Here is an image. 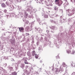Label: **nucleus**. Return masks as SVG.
I'll return each instance as SVG.
<instances>
[{
	"instance_id": "8fccbe9b",
	"label": "nucleus",
	"mask_w": 75,
	"mask_h": 75,
	"mask_svg": "<svg viewBox=\"0 0 75 75\" xmlns=\"http://www.w3.org/2000/svg\"><path fill=\"white\" fill-rule=\"evenodd\" d=\"M28 7H29V8H31V10H32V9H33V7H32L31 6H28Z\"/></svg>"
},
{
	"instance_id": "49530a36",
	"label": "nucleus",
	"mask_w": 75,
	"mask_h": 75,
	"mask_svg": "<svg viewBox=\"0 0 75 75\" xmlns=\"http://www.w3.org/2000/svg\"><path fill=\"white\" fill-rule=\"evenodd\" d=\"M62 65L64 66H63L64 67H65V65H66L65 63L64 62H63L62 63Z\"/></svg>"
},
{
	"instance_id": "6e6552de",
	"label": "nucleus",
	"mask_w": 75,
	"mask_h": 75,
	"mask_svg": "<svg viewBox=\"0 0 75 75\" xmlns=\"http://www.w3.org/2000/svg\"><path fill=\"white\" fill-rule=\"evenodd\" d=\"M6 18L8 19V20H12V17L11 16V15H6Z\"/></svg>"
},
{
	"instance_id": "bb28decb",
	"label": "nucleus",
	"mask_w": 75,
	"mask_h": 75,
	"mask_svg": "<svg viewBox=\"0 0 75 75\" xmlns=\"http://www.w3.org/2000/svg\"><path fill=\"white\" fill-rule=\"evenodd\" d=\"M71 67L72 68H75V64L73 62H72L71 64Z\"/></svg>"
},
{
	"instance_id": "20e7f679",
	"label": "nucleus",
	"mask_w": 75,
	"mask_h": 75,
	"mask_svg": "<svg viewBox=\"0 0 75 75\" xmlns=\"http://www.w3.org/2000/svg\"><path fill=\"white\" fill-rule=\"evenodd\" d=\"M50 28L52 30H51V32L52 33H54L55 31L57 30V26H52L51 27H50Z\"/></svg>"
},
{
	"instance_id": "2f4dec72",
	"label": "nucleus",
	"mask_w": 75,
	"mask_h": 75,
	"mask_svg": "<svg viewBox=\"0 0 75 75\" xmlns=\"http://www.w3.org/2000/svg\"><path fill=\"white\" fill-rule=\"evenodd\" d=\"M19 31H21H21H24V28H23V27H22L21 28H19Z\"/></svg>"
},
{
	"instance_id": "cd10ccee",
	"label": "nucleus",
	"mask_w": 75,
	"mask_h": 75,
	"mask_svg": "<svg viewBox=\"0 0 75 75\" xmlns=\"http://www.w3.org/2000/svg\"><path fill=\"white\" fill-rule=\"evenodd\" d=\"M44 39L45 42H48V39L46 37V36H45L44 37Z\"/></svg>"
},
{
	"instance_id": "4be33fe9",
	"label": "nucleus",
	"mask_w": 75,
	"mask_h": 75,
	"mask_svg": "<svg viewBox=\"0 0 75 75\" xmlns=\"http://www.w3.org/2000/svg\"><path fill=\"white\" fill-rule=\"evenodd\" d=\"M0 23L1 24V25H3V24H4L5 23V21H4V20L2 19H1L0 20Z\"/></svg>"
},
{
	"instance_id": "9b49d317",
	"label": "nucleus",
	"mask_w": 75,
	"mask_h": 75,
	"mask_svg": "<svg viewBox=\"0 0 75 75\" xmlns=\"http://www.w3.org/2000/svg\"><path fill=\"white\" fill-rule=\"evenodd\" d=\"M68 13H69L68 14V16H71L73 15L74 14V12H72L71 11V10H68L67 11Z\"/></svg>"
},
{
	"instance_id": "f3484780",
	"label": "nucleus",
	"mask_w": 75,
	"mask_h": 75,
	"mask_svg": "<svg viewBox=\"0 0 75 75\" xmlns=\"http://www.w3.org/2000/svg\"><path fill=\"white\" fill-rule=\"evenodd\" d=\"M25 30H26L28 31H30L32 30V29L31 27H30L29 26H28L25 28Z\"/></svg>"
},
{
	"instance_id": "0eeeda50",
	"label": "nucleus",
	"mask_w": 75,
	"mask_h": 75,
	"mask_svg": "<svg viewBox=\"0 0 75 75\" xmlns=\"http://www.w3.org/2000/svg\"><path fill=\"white\" fill-rule=\"evenodd\" d=\"M66 52L67 54H75V51L73 50L72 52H71V50H66Z\"/></svg>"
},
{
	"instance_id": "c85d7f7f",
	"label": "nucleus",
	"mask_w": 75,
	"mask_h": 75,
	"mask_svg": "<svg viewBox=\"0 0 75 75\" xmlns=\"http://www.w3.org/2000/svg\"><path fill=\"white\" fill-rule=\"evenodd\" d=\"M31 53H32V56H34V55H35V54H35V50H34V51H33L32 52H31Z\"/></svg>"
},
{
	"instance_id": "58836bf2",
	"label": "nucleus",
	"mask_w": 75,
	"mask_h": 75,
	"mask_svg": "<svg viewBox=\"0 0 75 75\" xmlns=\"http://www.w3.org/2000/svg\"><path fill=\"white\" fill-rule=\"evenodd\" d=\"M17 73L16 72L14 71L12 73V75H17Z\"/></svg>"
},
{
	"instance_id": "72a5a7b5",
	"label": "nucleus",
	"mask_w": 75,
	"mask_h": 75,
	"mask_svg": "<svg viewBox=\"0 0 75 75\" xmlns=\"http://www.w3.org/2000/svg\"><path fill=\"white\" fill-rule=\"evenodd\" d=\"M35 31H40V28H35Z\"/></svg>"
},
{
	"instance_id": "bf43d9fd",
	"label": "nucleus",
	"mask_w": 75,
	"mask_h": 75,
	"mask_svg": "<svg viewBox=\"0 0 75 75\" xmlns=\"http://www.w3.org/2000/svg\"><path fill=\"white\" fill-rule=\"evenodd\" d=\"M46 8L48 9H49V10H52V8L51 7H46Z\"/></svg>"
},
{
	"instance_id": "13d9d810",
	"label": "nucleus",
	"mask_w": 75,
	"mask_h": 75,
	"mask_svg": "<svg viewBox=\"0 0 75 75\" xmlns=\"http://www.w3.org/2000/svg\"><path fill=\"white\" fill-rule=\"evenodd\" d=\"M29 68V66H26V67H25V69H27V68Z\"/></svg>"
},
{
	"instance_id": "5701e85b",
	"label": "nucleus",
	"mask_w": 75,
	"mask_h": 75,
	"mask_svg": "<svg viewBox=\"0 0 75 75\" xmlns=\"http://www.w3.org/2000/svg\"><path fill=\"white\" fill-rule=\"evenodd\" d=\"M15 65V68H16V69H18V64L14 63H12V65Z\"/></svg>"
},
{
	"instance_id": "0e129e2a",
	"label": "nucleus",
	"mask_w": 75,
	"mask_h": 75,
	"mask_svg": "<svg viewBox=\"0 0 75 75\" xmlns=\"http://www.w3.org/2000/svg\"><path fill=\"white\" fill-rule=\"evenodd\" d=\"M41 49H42V48H41V47H39V49H38V50H39V51H40V50H41Z\"/></svg>"
},
{
	"instance_id": "09e8293b",
	"label": "nucleus",
	"mask_w": 75,
	"mask_h": 75,
	"mask_svg": "<svg viewBox=\"0 0 75 75\" xmlns=\"http://www.w3.org/2000/svg\"><path fill=\"white\" fill-rule=\"evenodd\" d=\"M3 69H4L3 68V67H0V70H1V71H2Z\"/></svg>"
},
{
	"instance_id": "4468645a",
	"label": "nucleus",
	"mask_w": 75,
	"mask_h": 75,
	"mask_svg": "<svg viewBox=\"0 0 75 75\" xmlns=\"http://www.w3.org/2000/svg\"><path fill=\"white\" fill-rule=\"evenodd\" d=\"M30 48L32 50H35L36 48V46L35 45L32 44L30 46Z\"/></svg>"
},
{
	"instance_id": "a18cd8bd",
	"label": "nucleus",
	"mask_w": 75,
	"mask_h": 75,
	"mask_svg": "<svg viewBox=\"0 0 75 75\" xmlns=\"http://www.w3.org/2000/svg\"><path fill=\"white\" fill-rule=\"evenodd\" d=\"M35 58H36V59H37V58H38V55L36 54L35 55Z\"/></svg>"
},
{
	"instance_id": "052dcab7",
	"label": "nucleus",
	"mask_w": 75,
	"mask_h": 75,
	"mask_svg": "<svg viewBox=\"0 0 75 75\" xmlns=\"http://www.w3.org/2000/svg\"><path fill=\"white\" fill-rule=\"evenodd\" d=\"M53 67L51 66V67H50L49 68L50 69H50H52V70H53V69H53Z\"/></svg>"
},
{
	"instance_id": "f257e3e1",
	"label": "nucleus",
	"mask_w": 75,
	"mask_h": 75,
	"mask_svg": "<svg viewBox=\"0 0 75 75\" xmlns=\"http://www.w3.org/2000/svg\"><path fill=\"white\" fill-rule=\"evenodd\" d=\"M21 11L20 12H19V13H18L17 15L16 16V15H14L13 16L15 17L17 16L18 18H21L23 17V15H25V17L27 18L28 15V13H27L28 12L29 14L30 15L32 14V12L31 11V9L29 8H27L26 10H21Z\"/></svg>"
},
{
	"instance_id": "412c9836",
	"label": "nucleus",
	"mask_w": 75,
	"mask_h": 75,
	"mask_svg": "<svg viewBox=\"0 0 75 75\" xmlns=\"http://www.w3.org/2000/svg\"><path fill=\"white\" fill-rule=\"evenodd\" d=\"M30 18L31 19H33L34 20V21L31 22V25H34V22L35 21L34 20V18L33 16H32L30 17Z\"/></svg>"
},
{
	"instance_id": "f704fd0d",
	"label": "nucleus",
	"mask_w": 75,
	"mask_h": 75,
	"mask_svg": "<svg viewBox=\"0 0 75 75\" xmlns=\"http://www.w3.org/2000/svg\"><path fill=\"white\" fill-rule=\"evenodd\" d=\"M32 40V42H31V43H32V44H34V38H32L31 39Z\"/></svg>"
},
{
	"instance_id": "393cba45",
	"label": "nucleus",
	"mask_w": 75,
	"mask_h": 75,
	"mask_svg": "<svg viewBox=\"0 0 75 75\" xmlns=\"http://www.w3.org/2000/svg\"><path fill=\"white\" fill-rule=\"evenodd\" d=\"M36 20L38 22V23H39V24H40H40H41V23H41V20H40V19H39L38 18H36Z\"/></svg>"
},
{
	"instance_id": "f03ea898",
	"label": "nucleus",
	"mask_w": 75,
	"mask_h": 75,
	"mask_svg": "<svg viewBox=\"0 0 75 75\" xmlns=\"http://www.w3.org/2000/svg\"><path fill=\"white\" fill-rule=\"evenodd\" d=\"M13 2L10 0H8V1L6 2V4L9 7V8L10 10H13L14 8H16L17 6L16 5H13Z\"/></svg>"
},
{
	"instance_id": "39448f33",
	"label": "nucleus",
	"mask_w": 75,
	"mask_h": 75,
	"mask_svg": "<svg viewBox=\"0 0 75 75\" xmlns=\"http://www.w3.org/2000/svg\"><path fill=\"white\" fill-rule=\"evenodd\" d=\"M63 16H61L60 17V19L59 20V23H65L66 22V19H62Z\"/></svg>"
},
{
	"instance_id": "f8f14e48",
	"label": "nucleus",
	"mask_w": 75,
	"mask_h": 75,
	"mask_svg": "<svg viewBox=\"0 0 75 75\" xmlns=\"http://www.w3.org/2000/svg\"><path fill=\"white\" fill-rule=\"evenodd\" d=\"M59 0H55V3L56 4H57L58 6H61V5L62 4H60L59 2Z\"/></svg>"
},
{
	"instance_id": "864d4df0",
	"label": "nucleus",
	"mask_w": 75,
	"mask_h": 75,
	"mask_svg": "<svg viewBox=\"0 0 75 75\" xmlns=\"http://www.w3.org/2000/svg\"><path fill=\"white\" fill-rule=\"evenodd\" d=\"M7 33L9 34V35H11V32H7Z\"/></svg>"
},
{
	"instance_id": "79ce46f5",
	"label": "nucleus",
	"mask_w": 75,
	"mask_h": 75,
	"mask_svg": "<svg viewBox=\"0 0 75 75\" xmlns=\"http://www.w3.org/2000/svg\"><path fill=\"white\" fill-rule=\"evenodd\" d=\"M60 72H63V71H64V69H63V68H61V66L60 67Z\"/></svg>"
},
{
	"instance_id": "69168bd1",
	"label": "nucleus",
	"mask_w": 75,
	"mask_h": 75,
	"mask_svg": "<svg viewBox=\"0 0 75 75\" xmlns=\"http://www.w3.org/2000/svg\"><path fill=\"white\" fill-rule=\"evenodd\" d=\"M37 45H38L39 44H40V42H37Z\"/></svg>"
},
{
	"instance_id": "338daca9",
	"label": "nucleus",
	"mask_w": 75,
	"mask_h": 75,
	"mask_svg": "<svg viewBox=\"0 0 75 75\" xmlns=\"http://www.w3.org/2000/svg\"><path fill=\"white\" fill-rule=\"evenodd\" d=\"M46 32L47 33V34H49V30H46Z\"/></svg>"
},
{
	"instance_id": "ddd939ff",
	"label": "nucleus",
	"mask_w": 75,
	"mask_h": 75,
	"mask_svg": "<svg viewBox=\"0 0 75 75\" xmlns=\"http://www.w3.org/2000/svg\"><path fill=\"white\" fill-rule=\"evenodd\" d=\"M52 21H53V23L55 24L56 25L57 24L58 25V19H56L54 21L53 20H52Z\"/></svg>"
},
{
	"instance_id": "423d86ee",
	"label": "nucleus",
	"mask_w": 75,
	"mask_h": 75,
	"mask_svg": "<svg viewBox=\"0 0 75 75\" xmlns=\"http://www.w3.org/2000/svg\"><path fill=\"white\" fill-rule=\"evenodd\" d=\"M9 41L11 42V44L13 46H16V41L15 39H12L9 40Z\"/></svg>"
},
{
	"instance_id": "dca6fc26",
	"label": "nucleus",
	"mask_w": 75,
	"mask_h": 75,
	"mask_svg": "<svg viewBox=\"0 0 75 75\" xmlns=\"http://www.w3.org/2000/svg\"><path fill=\"white\" fill-rule=\"evenodd\" d=\"M25 18H24L23 19V21L25 23V24H28L29 23V21H28L25 20Z\"/></svg>"
},
{
	"instance_id": "4c0bfd02",
	"label": "nucleus",
	"mask_w": 75,
	"mask_h": 75,
	"mask_svg": "<svg viewBox=\"0 0 75 75\" xmlns=\"http://www.w3.org/2000/svg\"><path fill=\"white\" fill-rule=\"evenodd\" d=\"M1 60H3V59H4L6 60V57H2L1 58Z\"/></svg>"
},
{
	"instance_id": "de8ad7c7",
	"label": "nucleus",
	"mask_w": 75,
	"mask_h": 75,
	"mask_svg": "<svg viewBox=\"0 0 75 75\" xmlns=\"http://www.w3.org/2000/svg\"><path fill=\"white\" fill-rule=\"evenodd\" d=\"M48 4L50 5V3H51V2H50V0H48Z\"/></svg>"
},
{
	"instance_id": "473e14b6",
	"label": "nucleus",
	"mask_w": 75,
	"mask_h": 75,
	"mask_svg": "<svg viewBox=\"0 0 75 75\" xmlns=\"http://www.w3.org/2000/svg\"><path fill=\"white\" fill-rule=\"evenodd\" d=\"M59 31L60 32L62 31H63V28H62V26H60L59 29Z\"/></svg>"
},
{
	"instance_id": "2eb2a0df",
	"label": "nucleus",
	"mask_w": 75,
	"mask_h": 75,
	"mask_svg": "<svg viewBox=\"0 0 75 75\" xmlns=\"http://www.w3.org/2000/svg\"><path fill=\"white\" fill-rule=\"evenodd\" d=\"M42 16H44V18H47L48 17V15L45 14L44 13V12H43V13H42Z\"/></svg>"
},
{
	"instance_id": "7ed1b4c3",
	"label": "nucleus",
	"mask_w": 75,
	"mask_h": 75,
	"mask_svg": "<svg viewBox=\"0 0 75 75\" xmlns=\"http://www.w3.org/2000/svg\"><path fill=\"white\" fill-rule=\"evenodd\" d=\"M30 51L28 52H27V55L28 56H30L29 57V59L27 58V57H24L23 58V60L24 61V63L25 64H29V63L27 62V59H28V60L29 61L30 59H31V58H33V56H32V55H30Z\"/></svg>"
},
{
	"instance_id": "c03bdc74",
	"label": "nucleus",
	"mask_w": 75,
	"mask_h": 75,
	"mask_svg": "<svg viewBox=\"0 0 75 75\" xmlns=\"http://www.w3.org/2000/svg\"><path fill=\"white\" fill-rule=\"evenodd\" d=\"M35 15L36 18H38V16L37 14L35 13Z\"/></svg>"
},
{
	"instance_id": "b1692460",
	"label": "nucleus",
	"mask_w": 75,
	"mask_h": 75,
	"mask_svg": "<svg viewBox=\"0 0 75 75\" xmlns=\"http://www.w3.org/2000/svg\"><path fill=\"white\" fill-rule=\"evenodd\" d=\"M38 40H39L40 42L43 43L44 42V40H43V38L41 37L40 38H39L38 39Z\"/></svg>"
},
{
	"instance_id": "aec40b11",
	"label": "nucleus",
	"mask_w": 75,
	"mask_h": 75,
	"mask_svg": "<svg viewBox=\"0 0 75 75\" xmlns=\"http://www.w3.org/2000/svg\"><path fill=\"white\" fill-rule=\"evenodd\" d=\"M3 72H4V73H5V74H6V73H7V71H6V70L5 69H3L2 71H1V74H2V75H4V74H3Z\"/></svg>"
},
{
	"instance_id": "a19ab883",
	"label": "nucleus",
	"mask_w": 75,
	"mask_h": 75,
	"mask_svg": "<svg viewBox=\"0 0 75 75\" xmlns=\"http://www.w3.org/2000/svg\"><path fill=\"white\" fill-rule=\"evenodd\" d=\"M54 10H55V11H57V10H58V8H57V6H55L54 7Z\"/></svg>"
},
{
	"instance_id": "3c124183",
	"label": "nucleus",
	"mask_w": 75,
	"mask_h": 75,
	"mask_svg": "<svg viewBox=\"0 0 75 75\" xmlns=\"http://www.w3.org/2000/svg\"><path fill=\"white\" fill-rule=\"evenodd\" d=\"M17 2H19V3H20L21 1H22V0H16Z\"/></svg>"
},
{
	"instance_id": "1a4fd4ad",
	"label": "nucleus",
	"mask_w": 75,
	"mask_h": 75,
	"mask_svg": "<svg viewBox=\"0 0 75 75\" xmlns=\"http://www.w3.org/2000/svg\"><path fill=\"white\" fill-rule=\"evenodd\" d=\"M58 15L57 14H54L51 15L50 16V18H55V17H58Z\"/></svg>"
},
{
	"instance_id": "4d7b16f0",
	"label": "nucleus",
	"mask_w": 75,
	"mask_h": 75,
	"mask_svg": "<svg viewBox=\"0 0 75 75\" xmlns=\"http://www.w3.org/2000/svg\"><path fill=\"white\" fill-rule=\"evenodd\" d=\"M9 57H10V56L7 57H6V59H9Z\"/></svg>"
},
{
	"instance_id": "c9c22d12",
	"label": "nucleus",
	"mask_w": 75,
	"mask_h": 75,
	"mask_svg": "<svg viewBox=\"0 0 75 75\" xmlns=\"http://www.w3.org/2000/svg\"><path fill=\"white\" fill-rule=\"evenodd\" d=\"M21 67L23 68V69H24V64H22L21 66Z\"/></svg>"
},
{
	"instance_id": "a211bd4d",
	"label": "nucleus",
	"mask_w": 75,
	"mask_h": 75,
	"mask_svg": "<svg viewBox=\"0 0 75 75\" xmlns=\"http://www.w3.org/2000/svg\"><path fill=\"white\" fill-rule=\"evenodd\" d=\"M55 72L57 74H58V73H61V71H60V69L59 68L56 69Z\"/></svg>"
},
{
	"instance_id": "e433bc0d",
	"label": "nucleus",
	"mask_w": 75,
	"mask_h": 75,
	"mask_svg": "<svg viewBox=\"0 0 75 75\" xmlns=\"http://www.w3.org/2000/svg\"><path fill=\"white\" fill-rule=\"evenodd\" d=\"M68 10H70L71 12H73V11H75V9L74 8H72L71 9H69Z\"/></svg>"
},
{
	"instance_id": "9d476101",
	"label": "nucleus",
	"mask_w": 75,
	"mask_h": 75,
	"mask_svg": "<svg viewBox=\"0 0 75 75\" xmlns=\"http://www.w3.org/2000/svg\"><path fill=\"white\" fill-rule=\"evenodd\" d=\"M63 33H59L58 35L56 37L57 38H61V37H63Z\"/></svg>"
},
{
	"instance_id": "5fc2aeb1",
	"label": "nucleus",
	"mask_w": 75,
	"mask_h": 75,
	"mask_svg": "<svg viewBox=\"0 0 75 75\" xmlns=\"http://www.w3.org/2000/svg\"><path fill=\"white\" fill-rule=\"evenodd\" d=\"M65 4V5H66V6H68V2H66V3H65L64 4V5Z\"/></svg>"
},
{
	"instance_id": "37998d69",
	"label": "nucleus",
	"mask_w": 75,
	"mask_h": 75,
	"mask_svg": "<svg viewBox=\"0 0 75 75\" xmlns=\"http://www.w3.org/2000/svg\"><path fill=\"white\" fill-rule=\"evenodd\" d=\"M54 47V45L51 44V42H50V47H51V48H52Z\"/></svg>"
},
{
	"instance_id": "603ef678",
	"label": "nucleus",
	"mask_w": 75,
	"mask_h": 75,
	"mask_svg": "<svg viewBox=\"0 0 75 75\" xmlns=\"http://www.w3.org/2000/svg\"><path fill=\"white\" fill-rule=\"evenodd\" d=\"M0 14L1 15H3V13L2 12V11H0Z\"/></svg>"
},
{
	"instance_id": "7c9ffc66",
	"label": "nucleus",
	"mask_w": 75,
	"mask_h": 75,
	"mask_svg": "<svg viewBox=\"0 0 75 75\" xmlns=\"http://www.w3.org/2000/svg\"><path fill=\"white\" fill-rule=\"evenodd\" d=\"M33 67H31V68L29 69L28 72H29L30 73H32L33 72Z\"/></svg>"
},
{
	"instance_id": "774afa93",
	"label": "nucleus",
	"mask_w": 75,
	"mask_h": 75,
	"mask_svg": "<svg viewBox=\"0 0 75 75\" xmlns=\"http://www.w3.org/2000/svg\"><path fill=\"white\" fill-rule=\"evenodd\" d=\"M71 75H75V72H73L72 74Z\"/></svg>"
},
{
	"instance_id": "680f3d73",
	"label": "nucleus",
	"mask_w": 75,
	"mask_h": 75,
	"mask_svg": "<svg viewBox=\"0 0 75 75\" xmlns=\"http://www.w3.org/2000/svg\"><path fill=\"white\" fill-rule=\"evenodd\" d=\"M17 7H18V8H19V9H20L21 8V7L20 6H17Z\"/></svg>"
},
{
	"instance_id": "e2e57ef3",
	"label": "nucleus",
	"mask_w": 75,
	"mask_h": 75,
	"mask_svg": "<svg viewBox=\"0 0 75 75\" xmlns=\"http://www.w3.org/2000/svg\"><path fill=\"white\" fill-rule=\"evenodd\" d=\"M3 75H9V74L7 72L6 73H5V74H4Z\"/></svg>"
},
{
	"instance_id": "c756f323",
	"label": "nucleus",
	"mask_w": 75,
	"mask_h": 75,
	"mask_svg": "<svg viewBox=\"0 0 75 75\" xmlns=\"http://www.w3.org/2000/svg\"><path fill=\"white\" fill-rule=\"evenodd\" d=\"M8 68L10 70V71H11L13 69V68L12 67H10V66H9L8 67Z\"/></svg>"
},
{
	"instance_id": "a878e982",
	"label": "nucleus",
	"mask_w": 75,
	"mask_h": 75,
	"mask_svg": "<svg viewBox=\"0 0 75 75\" xmlns=\"http://www.w3.org/2000/svg\"><path fill=\"white\" fill-rule=\"evenodd\" d=\"M1 7H3V8H5L6 7V5L4 3H3L1 4Z\"/></svg>"
},
{
	"instance_id": "6e6d98bb",
	"label": "nucleus",
	"mask_w": 75,
	"mask_h": 75,
	"mask_svg": "<svg viewBox=\"0 0 75 75\" xmlns=\"http://www.w3.org/2000/svg\"><path fill=\"white\" fill-rule=\"evenodd\" d=\"M4 67H6L7 66V64L6 63H5L3 65Z\"/></svg>"
},
{
	"instance_id": "6ab92c4d",
	"label": "nucleus",
	"mask_w": 75,
	"mask_h": 75,
	"mask_svg": "<svg viewBox=\"0 0 75 75\" xmlns=\"http://www.w3.org/2000/svg\"><path fill=\"white\" fill-rule=\"evenodd\" d=\"M32 10V14H33V13H35L37 11V9L35 8H33Z\"/></svg>"
},
{
	"instance_id": "ea45409f",
	"label": "nucleus",
	"mask_w": 75,
	"mask_h": 75,
	"mask_svg": "<svg viewBox=\"0 0 75 75\" xmlns=\"http://www.w3.org/2000/svg\"><path fill=\"white\" fill-rule=\"evenodd\" d=\"M59 66V62H58V63L56 64V67H58Z\"/></svg>"
}]
</instances>
